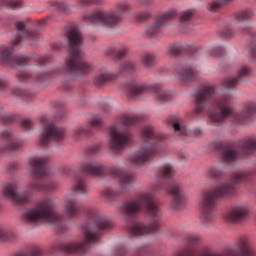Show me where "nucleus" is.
<instances>
[{
  "label": "nucleus",
  "instance_id": "f257e3e1",
  "mask_svg": "<svg viewBox=\"0 0 256 256\" xmlns=\"http://www.w3.org/2000/svg\"><path fill=\"white\" fill-rule=\"evenodd\" d=\"M217 93V88L214 85H203L195 93V109L196 115H208L211 125L219 126L221 123L231 117L238 123L249 121L253 115H256V103H250L241 112H235L231 106V95L226 94L214 101L212 107L209 103L213 101Z\"/></svg>",
  "mask_w": 256,
  "mask_h": 256
},
{
  "label": "nucleus",
  "instance_id": "f03ea898",
  "mask_svg": "<svg viewBox=\"0 0 256 256\" xmlns=\"http://www.w3.org/2000/svg\"><path fill=\"white\" fill-rule=\"evenodd\" d=\"M143 209L148 213L151 223L133 222L128 227L130 237H147V235H152V233L159 231V227H161L163 210H161L159 202L155 201L153 193L145 192L139 194L136 199L127 201L121 206L122 213L127 217H135Z\"/></svg>",
  "mask_w": 256,
  "mask_h": 256
},
{
  "label": "nucleus",
  "instance_id": "7ed1b4c3",
  "mask_svg": "<svg viewBox=\"0 0 256 256\" xmlns=\"http://www.w3.org/2000/svg\"><path fill=\"white\" fill-rule=\"evenodd\" d=\"M113 224L96 210H90L88 221L82 226V241L58 243L52 246L53 255L71 256L77 253H87V245L99 243L101 231L111 229Z\"/></svg>",
  "mask_w": 256,
  "mask_h": 256
},
{
  "label": "nucleus",
  "instance_id": "20e7f679",
  "mask_svg": "<svg viewBox=\"0 0 256 256\" xmlns=\"http://www.w3.org/2000/svg\"><path fill=\"white\" fill-rule=\"evenodd\" d=\"M251 177H253V172L251 171L236 172L232 175L231 180L220 182L214 189L206 192L200 202L203 223H209L215 219V201L217 198L233 195L235 193V185L251 179Z\"/></svg>",
  "mask_w": 256,
  "mask_h": 256
},
{
  "label": "nucleus",
  "instance_id": "39448f33",
  "mask_svg": "<svg viewBox=\"0 0 256 256\" xmlns=\"http://www.w3.org/2000/svg\"><path fill=\"white\" fill-rule=\"evenodd\" d=\"M70 45L69 56L66 58V66L64 72L67 75H85L89 73L91 64L85 61V52L81 49L83 36L77 28H72L68 35Z\"/></svg>",
  "mask_w": 256,
  "mask_h": 256
},
{
  "label": "nucleus",
  "instance_id": "423d86ee",
  "mask_svg": "<svg viewBox=\"0 0 256 256\" xmlns=\"http://www.w3.org/2000/svg\"><path fill=\"white\" fill-rule=\"evenodd\" d=\"M22 221L24 223L45 221L61 229L63 223H65V218L55 211V201L53 199H44L39 201L35 207L26 210L22 215Z\"/></svg>",
  "mask_w": 256,
  "mask_h": 256
},
{
  "label": "nucleus",
  "instance_id": "0eeeda50",
  "mask_svg": "<svg viewBox=\"0 0 256 256\" xmlns=\"http://www.w3.org/2000/svg\"><path fill=\"white\" fill-rule=\"evenodd\" d=\"M141 138L145 144L130 158L132 165H145V163L151 161V159L157 155V142L163 141L165 136L159 134V132L155 130V127L146 125L142 128Z\"/></svg>",
  "mask_w": 256,
  "mask_h": 256
},
{
  "label": "nucleus",
  "instance_id": "6e6552de",
  "mask_svg": "<svg viewBox=\"0 0 256 256\" xmlns=\"http://www.w3.org/2000/svg\"><path fill=\"white\" fill-rule=\"evenodd\" d=\"M30 173L36 177L29 184V188L32 191H44V193H49V191L55 190V183L51 180L43 181V177L49 175V167L47 166V157L45 156H35L30 159Z\"/></svg>",
  "mask_w": 256,
  "mask_h": 256
},
{
  "label": "nucleus",
  "instance_id": "1a4fd4ad",
  "mask_svg": "<svg viewBox=\"0 0 256 256\" xmlns=\"http://www.w3.org/2000/svg\"><path fill=\"white\" fill-rule=\"evenodd\" d=\"M117 9L118 11L96 10L88 16H84V21L90 25L101 23L108 27H114V25H119V23H121V16L125 11H129L130 6L127 2H120L117 4Z\"/></svg>",
  "mask_w": 256,
  "mask_h": 256
},
{
  "label": "nucleus",
  "instance_id": "9d476101",
  "mask_svg": "<svg viewBox=\"0 0 256 256\" xmlns=\"http://www.w3.org/2000/svg\"><path fill=\"white\" fill-rule=\"evenodd\" d=\"M256 153V139L248 138L240 141L236 145L224 147L221 153L223 163H233L243 155H253Z\"/></svg>",
  "mask_w": 256,
  "mask_h": 256
},
{
  "label": "nucleus",
  "instance_id": "9b49d317",
  "mask_svg": "<svg viewBox=\"0 0 256 256\" xmlns=\"http://www.w3.org/2000/svg\"><path fill=\"white\" fill-rule=\"evenodd\" d=\"M126 91L132 99L143 95V93H154L155 98L160 103H167V101L171 100V92L164 90L160 86H147L145 84L131 82L128 84Z\"/></svg>",
  "mask_w": 256,
  "mask_h": 256
},
{
  "label": "nucleus",
  "instance_id": "f8f14e48",
  "mask_svg": "<svg viewBox=\"0 0 256 256\" xmlns=\"http://www.w3.org/2000/svg\"><path fill=\"white\" fill-rule=\"evenodd\" d=\"M108 147L113 153H120L125 147L131 145L133 142V136L126 128L121 126H111L109 128Z\"/></svg>",
  "mask_w": 256,
  "mask_h": 256
},
{
  "label": "nucleus",
  "instance_id": "ddd939ff",
  "mask_svg": "<svg viewBox=\"0 0 256 256\" xmlns=\"http://www.w3.org/2000/svg\"><path fill=\"white\" fill-rule=\"evenodd\" d=\"M110 175L113 176L115 179H118L120 190L117 191L113 188H105L102 192V195H104V197H107L108 199L118 197V195H121V193L126 191V189H129V187H131V185L133 184V181H135V174L124 173L123 169L119 167L111 168Z\"/></svg>",
  "mask_w": 256,
  "mask_h": 256
},
{
  "label": "nucleus",
  "instance_id": "4468645a",
  "mask_svg": "<svg viewBox=\"0 0 256 256\" xmlns=\"http://www.w3.org/2000/svg\"><path fill=\"white\" fill-rule=\"evenodd\" d=\"M166 191L172 195V201L170 202L171 209H181L185 205V193L181 189V185L177 182H172L167 186L159 184L155 187V191Z\"/></svg>",
  "mask_w": 256,
  "mask_h": 256
},
{
  "label": "nucleus",
  "instance_id": "2eb2a0df",
  "mask_svg": "<svg viewBox=\"0 0 256 256\" xmlns=\"http://www.w3.org/2000/svg\"><path fill=\"white\" fill-rule=\"evenodd\" d=\"M65 139V128L59 127L55 122L44 123V130L40 137V145L47 147L51 141H63Z\"/></svg>",
  "mask_w": 256,
  "mask_h": 256
},
{
  "label": "nucleus",
  "instance_id": "dca6fc26",
  "mask_svg": "<svg viewBox=\"0 0 256 256\" xmlns=\"http://www.w3.org/2000/svg\"><path fill=\"white\" fill-rule=\"evenodd\" d=\"M25 147V141L16 140L13 129L7 128L0 133V153L4 151H19Z\"/></svg>",
  "mask_w": 256,
  "mask_h": 256
},
{
  "label": "nucleus",
  "instance_id": "f3484780",
  "mask_svg": "<svg viewBox=\"0 0 256 256\" xmlns=\"http://www.w3.org/2000/svg\"><path fill=\"white\" fill-rule=\"evenodd\" d=\"M13 46H0V62L10 67H24L29 63V58L25 55H12Z\"/></svg>",
  "mask_w": 256,
  "mask_h": 256
},
{
  "label": "nucleus",
  "instance_id": "a211bd4d",
  "mask_svg": "<svg viewBox=\"0 0 256 256\" xmlns=\"http://www.w3.org/2000/svg\"><path fill=\"white\" fill-rule=\"evenodd\" d=\"M175 17H177V12L175 11H169L157 16L155 21L146 28L147 37H155V35L161 33V29L167 25V22L175 19Z\"/></svg>",
  "mask_w": 256,
  "mask_h": 256
},
{
  "label": "nucleus",
  "instance_id": "6ab92c4d",
  "mask_svg": "<svg viewBox=\"0 0 256 256\" xmlns=\"http://www.w3.org/2000/svg\"><path fill=\"white\" fill-rule=\"evenodd\" d=\"M2 195L18 205H21V203H29V194H19L17 192V183L15 182H6L3 185Z\"/></svg>",
  "mask_w": 256,
  "mask_h": 256
},
{
  "label": "nucleus",
  "instance_id": "aec40b11",
  "mask_svg": "<svg viewBox=\"0 0 256 256\" xmlns=\"http://www.w3.org/2000/svg\"><path fill=\"white\" fill-rule=\"evenodd\" d=\"M16 28L18 35L12 42L13 47H17L21 41H37L39 39V32L27 29L25 22H17Z\"/></svg>",
  "mask_w": 256,
  "mask_h": 256
},
{
  "label": "nucleus",
  "instance_id": "412c9836",
  "mask_svg": "<svg viewBox=\"0 0 256 256\" xmlns=\"http://www.w3.org/2000/svg\"><path fill=\"white\" fill-rule=\"evenodd\" d=\"M197 69L193 66H177L175 69V75L181 83H191L192 81H195L197 79Z\"/></svg>",
  "mask_w": 256,
  "mask_h": 256
},
{
  "label": "nucleus",
  "instance_id": "4be33fe9",
  "mask_svg": "<svg viewBox=\"0 0 256 256\" xmlns=\"http://www.w3.org/2000/svg\"><path fill=\"white\" fill-rule=\"evenodd\" d=\"M82 173L91 177H101L107 173V167L103 164L84 161L82 163Z\"/></svg>",
  "mask_w": 256,
  "mask_h": 256
},
{
  "label": "nucleus",
  "instance_id": "5701e85b",
  "mask_svg": "<svg viewBox=\"0 0 256 256\" xmlns=\"http://www.w3.org/2000/svg\"><path fill=\"white\" fill-rule=\"evenodd\" d=\"M81 203L75 197L66 196V200L64 203V213L68 219H73L81 213Z\"/></svg>",
  "mask_w": 256,
  "mask_h": 256
},
{
  "label": "nucleus",
  "instance_id": "b1692460",
  "mask_svg": "<svg viewBox=\"0 0 256 256\" xmlns=\"http://www.w3.org/2000/svg\"><path fill=\"white\" fill-rule=\"evenodd\" d=\"M101 123H103L101 117H95L87 126H80L76 128L74 130V139L76 141H80V139H83V137H87V135H90L92 129L101 127Z\"/></svg>",
  "mask_w": 256,
  "mask_h": 256
},
{
  "label": "nucleus",
  "instance_id": "393cba45",
  "mask_svg": "<svg viewBox=\"0 0 256 256\" xmlns=\"http://www.w3.org/2000/svg\"><path fill=\"white\" fill-rule=\"evenodd\" d=\"M249 215V208L246 205H238L232 208L226 215L227 221L230 223H239Z\"/></svg>",
  "mask_w": 256,
  "mask_h": 256
},
{
  "label": "nucleus",
  "instance_id": "a878e982",
  "mask_svg": "<svg viewBox=\"0 0 256 256\" xmlns=\"http://www.w3.org/2000/svg\"><path fill=\"white\" fill-rule=\"evenodd\" d=\"M249 73H251V71L247 66L242 67L236 77L226 78L223 81L224 86L227 87V89H233V87H235V85H239L245 77H249Z\"/></svg>",
  "mask_w": 256,
  "mask_h": 256
},
{
  "label": "nucleus",
  "instance_id": "bb28decb",
  "mask_svg": "<svg viewBox=\"0 0 256 256\" xmlns=\"http://www.w3.org/2000/svg\"><path fill=\"white\" fill-rule=\"evenodd\" d=\"M167 124L173 127L175 133L177 135H181V137H187L191 134L187 126L181 125V121L178 118L170 117L167 119Z\"/></svg>",
  "mask_w": 256,
  "mask_h": 256
},
{
  "label": "nucleus",
  "instance_id": "cd10ccee",
  "mask_svg": "<svg viewBox=\"0 0 256 256\" xmlns=\"http://www.w3.org/2000/svg\"><path fill=\"white\" fill-rule=\"evenodd\" d=\"M70 191L76 195H87V184L83 178H75L72 185L70 186Z\"/></svg>",
  "mask_w": 256,
  "mask_h": 256
},
{
  "label": "nucleus",
  "instance_id": "c85d7f7f",
  "mask_svg": "<svg viewBox=\"0 0 256 256\" xmlns=\"http://www.w3.org/2000/svg\"><path fill=\"white\" fill-rule=\"evenodd\" d=\"M114 77H115V74L111 72H102L95 76L94 83H96L98 87H101V85H105V83H109V81H113Z\"/></svg>",
  "mask_w": 256,
  "mask_h": 256
},
{
  "label": "nucleus",
  "instance_id": "c756f323",
  "mask_svg": "<svg viewBox=\"0 0 256 256\" xmlns=\"http://www.w3.org/2000/svg\"><path fill=\"white\" fill-rule=\"evenodd\" d=\"M11 256H44L43 248L40 246H32L29 251L27 252H16Z\"/></svg>",
  "mask_w": 256,
  "mask_h": 256
},
{
  "label": "nucleus",
  "instance_id": "7c9ffc66",
  "mask_svg": "<svg viewBox=\"0 0 256 256\" xmlns=\"http://www.w3.org/2000/svg\"><path fill=\"white\" fill-rule=\"evenodd\" d=\"M159 171L163 179H173L175 177V168L171 164H163Z\"/></svg>",
  "mask_w": 256,
  "mask_h": 256
},
{
  "label": "nucleus",
  "instance_id": "2f4dec72",
  "mask_svg": "<svg viewBox=\"0 0 256 256\" xmlns=\"http://www.w3.org/2000/svg\"><path fill=\"white\" fill-rule=\"evenodd\" d=\"M106 55H108V57H116V59H123V57L127 55V48L125 46L119 50L115 48H108L106 50Z\"/></svg>",
  "mask_w": 256,
  "mask_h": 256
},
{
  "label": "nucleus",
  "instance_id": "473e14b6",
  "mask_svg": "<svg viewBox=\"0 0 256 256\" xmlns=\"http://www.w3.org/2000/svg\"><path fill=\"white\" fill-rule=\"evenodd\" d=\"M141 61L145 67H153V65L157 63L156 56L149 52H146L142 55Z\"/></svg>",
  "mask_w": 256,
  "mask_h": 256
},
{
  "label": "nucleus",
  "instance_id": "72a5a7b5",
  "mask_svg": "<svg viewBox=\"0 0 256 256\" xmlns=\"http://www.w3.org/2000/svg\"><path fill=\"white\" fill-rule=\"evenodd\" d=\"M141 119L137 116H122L121 123L125 125V127H133V125H137Z\"/></svg>",
  "mask_w": 256,
  "mask_h": 256
},
{
  "label": "nucleus",
  "instance_id": "f704fd0d",
  "mask_svg": "<svg viewBox=\"0 0 256 256\" xmlns=\"http://www.w3.org/2000/svg\"><path fill=\"white\" fill-rule=\"evenodd\" d=\"M0 5L9 7L10 9H21L23 2L21 0H0Z\"/></svg>",
  "mask_w": 256,
  "mask_h": 256
},
{
  "label": "nucleus",
  "instance_id": "c9c22d12",
  "mask_svg": "<svg viewBox=\"0 0 256 256\" xmlns=\"http://www.w3.org/2000/svg\"><path fill=\"white\" fill-rule=\"evenodd\" d=\"M122 69L126 73H134V71H137V66L134 61L126 60L122 63Z\"/></svg>",
  "mask_w": 256,
  "mask_h": 256
},
{
  "label": "nucleus",
  "instance_id": "e433bc0d",
  "mask_svg": "<svg viewBox=\"0 0 256 256\" xmlns=\"http://www.w3.org/2000/svg\"><path fill=\"white\" fill-rule=\"evenodd\" d=\"M253 17V12L251 10H244L240 11L239 13L236 14V18L238 21H249Z\"/></svg>",
  "mask_w": 256,
  "mask_h": 256
},
{
  "label": "nucleus",
  "instance_id": "4c0bfd02",
  "mask_svg": "<svg viewBox=\"0 0 256 256\" xmlns=\"http://www.w3.org/2000/svg\"><path fill=\"white\" fill-rule=\"evenodd\" d=\"M185 241L189 245H197V243H199V241H201V237L197 234H187L185 236Z\"/></svg>",
  "mask_w": 256,
  "mask_h": 256
},
{
  "label": "nucleus",
  "instance_id": "58836bf2",
  "mask_svg": "<svg viewBox=\"0 0 256 256\" xmlns=\"http://www.w3.org/2000/svg\"><path fill=\"white\" fill-rule=\"evenodd\" d=\"M182 50H183V47H181L180 44L171 45L168 50V55L175 57V56L179 55Z\"/></svg>",
  "mask_w": 256,
  "mask_h": 256
},
{
  "label": "nucleus",
  "instance_id": "ea45409f",
  "mask_svg": "<svg viewBox=\"0 0 256 256\" xmlns=\"http://www.w3.org/2000/svg\"><path fill=\"white\" fill-rule=\"evenodd\" d=\"M223 171L219 169V167L212 166L208 169V175L212 179H217V177H221Z\"/></svg>",
  "mask_w": 256,
  "mask_h": 256
},
{
  "label": "nucleus",
  "instance_id": "a19ab883",
  "mask_svg": "<svg viewBox=\"0 0 256 256\" xmlns=\"http://www.w3.org/2000/svg\"><path fill=\"white\" fill-rule=\"evenodd\" d=\"M193 17V12L191 10H186L182 13H180V21L181 23H189L191 21V18Z\"/></svg>",
  "mask_w": 256,
  "mask_h": 256
},
{
  "label": "nucleus",
  "instance_id": "79ce46f5",
  "mask_svg": "<svg viewBox=\"0 0 256 256\" xmlns=\"http://www.w3.org/2000/svg\"><path fill=\"white\" fill-rule=\"evenodd\" d=\"M113 255L125 256L127 255V248H125V245H118L113 249Z\"/></svg>",
  "mask_w": 256,
  "mask_h": 256
},
{
  "label": "nucleus",
  "instance_id": "37998d69",
  "mask_svg": "<svg viewBox=\"0 0 256 256\" xmlns=\"http://www.w3.org/2000/svg\"><path fill=\"white\" fill-rule=\"evenodd\" d=\"M16 79H18V81H21L23 83L25 81H29V79H33V75L30 74V72H19L16 75Z\"/></svg>",
  "mask_w": 256,
  "mask_h": 256
},
{
  "label": "nucleus",
  "instance_id": "c03bdc74",
  "mask_svg": "<svg viewBox=\"0 0 256 256\" xmlns=\"http://www.w3.org/2000/svg\"><path fill=\"white\" fill-rule=\"evenodd\" d=\"M13 95H17V97H31V94L21 88H15L12 90Z\"/></svg>",
  "mask_w": 256,
  "mask_h": 256
},
{
  "label": "nucleus",
  "instance_id": "a18cd8bd",
  "mask_svg": "<svg viewBox=\"0 0 256 256\" xmlns=\"http://www.w3.org/2000/svg\"><path fill=\"white\" fill-rule=\"evenodd\" d=\"M21 125L25 131H31L33 129V121L31 119L22 120Z\"/></svg>",
  "mask_w": 256,
  "mask_h": 256
},
{
  "label": "nucleus",
  "instance_id": "49530a36",
  "mask_svg": "<svg viewBox=\"0 0 256 256\" xmlns=\"http://www.w3.org/2000/svg\"><path fill=\"white\" fill-rule=\"evenodd\" d=\"M2 123H13L15 116L13 114H4L0 117Z\"/></svg>",
  "mask_w": 256,
  "mask_h": 256
},
{
  "label": "nucleus",
  "instance_id": "de8ad7c7",
  "mask_svg": "<svg viewBox=\"0 0 256 256\" xmlns=\"http://www.w3.org/2000/svg\"><path fill=\"white\" fill-rule=\"evenodd\" d=\"M101 149V146L99 145H92L86 149V153L88 155H95L96 153H99Z\"/></svg>",
  "mask_w": 256,
  "mask_h": 256
},
{
  "label": "nucleus",
  "instance_id": "09e8293b",
  "mask_svg": "<svg viewBox=\"0 0 256 256\" xmlns=\"http://www.w3.org/2000/svg\"><path fill=\"white\" fill-rule=\"evenodd\" d=\"M223 51H225V49H223V47H221V46H218V47H216V48H213V49L211 50V53H212V55H213L214 57H222Z\"/></svg>",
  "mask_w": 256,
  "mask_h": 256
},
{
  "label": "nucleus",
  "instance_id": "8fccbe9b",
  "mask_svg": "<svg viewBox=\"0 0 256 256\" xmlns=\"http://www.w3.org/2000/svg\"><path fill=\"white\" fill-rule=\"evenodd\" d=\"M219 7H221V2L214 1L209 3L207 8H208V11L215 12L219 9Z\"/></svg>",
  "mask_w": 256,
  "mask_h": 256
},
{
  "label": "nucleus",
  "instance_id": "3c124183",
  "mask_svg": "<svg viewBox=\"0 0 256 256\" xmlns=\"http://www.w3.org/2000/svg\"><path fill=\"white\" fill-rule=\"evenodd\" d=\"M49 77H51V74H49L47 72H42V73L37 74L36 81L38 83H41V81H45V79H49Z\"/></svg>",
  "mask_w": 256,
  "mask_h": 256
},
{
  "label": "nucleus",
  "instance_id": "603ef678",
  "mask_svg": "<svg viewBox=\"0 0 256 256\" xmlns=\"http://www.w3.org/2000/svg\"><path fill=\"white\" fill-rule=\"evenodd\" d=\"M10 234L7 230L0 228V241H9Z\"/></svg>",
  "mask_w": 256,
  "mask_h": 256
},
{
  "label": "nucleus",
  "instance_id": "864d4df0",
  "mask_svg": "<svg viewBox=\"0 0 256 256\" xmlns=\"http://www.w3.org/2000/svg\"><path fill=\"white\" fill-rule=\"evenodd\" d=\"M101 3V0H80L81 5H97Z\"/></svg>",
  "mask_w": 256,
  "mask_h": 256
},
{
  "label": "nucleus",
  "instance_id": "5fc2aeb1",
  "mask_svg": "<svg viewBox=\"0 0 256 256\" xmlns=\"http://www.w3.org/2000/svg\"><path fill=\"white\" fill-rule=\"evenodd\" d=\"M49 55L39 56L38 63L39 65H45V63H49Z\"/></svg>",
  "mask_w": 256,
  "mask_h": 256
},
{
  "label": "nucleus",
  "instance_id": "6e6d98bb",
  "mask_svg": "<svg viewBox=\"0 0 256 256\" xmlns=\"http://www.w3.org/2000/svg\"><path fill=\"white\" fill-rule=\"evenodd\" d=\"M150 14L149 12H142L137 14V19H139V21H145V19H149Z\"/></svg>",
  "mask_w": 256,
  "mask_h": 256
},
{
  "label": "nucleus",
  "instance_id": "4d7b16f0",
  "mask_svg": "<svg viewBox=\"0 0 256 256\" xmlns=\"http://www.w3.org/2000/svg\"><path fill=\"white\" fill-rule=\"evenodd\" d=\"M139 3L145 7H149V5H153V0H139Z\"/></svg>",
  "mask_w": 256,
  "mask_h": 256
},
{
  "label": "nucleus",
  "instance_id": "13d9d810",
  "mask_svg": "<svg viewBox=\"0 0 256 256\" xmlns=\"http://www.w3.org/2000/svg\"><path fill=\"white\" fill-rule=\"evenodd\" d=\"M7 87H8L7 82H5V80L3 79H0V91H5Z\"/></svg>",
  "mask_w": 256,
  "mask_h": 256
},
{
  "label": "nucleus",
  "instance_id": "bf43d9fd",
  "mask_svg": "<svg viewBox=\"0 0 256 256\" xmlns=\"http://www.w3.org/2000/svg\"><path fill=\"white\" fill-rule=\"evenodd\" d=\"M56 7L58 11H65V9H67V6H65L63 3H56Z\"/></svg>",
  "mask_w": 256,
  "mask_h": 256
},
{
  "label": "nucleus",
  "instance_id": "052dcab7",
  "mask_svg": "<svg viewBox=\"0 0 256 256\" xmlns=\"http://www.w3.org/2000/svg\"><path fill=\"white\" fill-rule=\"evenodd\" d=\"M193 135H195V137H201V135H203V131L201 129H195L193 130Z\"/></svg>",
  "mask_w": 256,
  "mask_h": 256
},
{
  "label": "nucleus",
  "instance_id": "680f3d73",
  "mask_svg": "<svg viewBox=\"0 0 256 256\" xmlns=\"http://www.w3.org/2000/svg\"><path fill=\"white\" fill-rule=\"evenodd\" d=\"M38 27H44V25H47V19H43L37 22Z\"/></svg>",
  "mask_w": 256,
  "mask_h": 256
},
{
  "label": "nucleus",
  "instance_id": "e2e57ef3",
  "mask_svg": "<svg viewBox=\"0 0 256 256\" xmlns=\"http://www.w3.org/2000/svg\"><path fill=\"white\" fill-rule=\"evenodd\" d=\"M251 55L253 57V59L256 60V46H253L252 49H251Z\"/></svg>",
  "mask_w": 256,
  "mask_h": 256
},
{
  "label": "nucleus",
  "instance_id": "0e129e2a",
  "mask_svg": "<svg viewBox=\"0 0 256 256\" xmlns=\"http://www.w3.org/2000/svg\"><path fill=\"white\" fill-rule=\"evenodd\" d=\"M225 37H231L233 35V33L231 32V30H226L225 32H223Z\"/></svg>",
  "mask_w": 256,
  "mask_h": 256
},
{
  "label": "nucleus",
  "instance_id": "69168bd1",
  "mask_svg": "<svg viewBox=\"0 0 256 256\" xmlns=\"http://www.w3.org/2000/svg\"><path fill=\"white\" fill-rule=\"evenodd\" d=\"M244 33H251V28L247 27L246 29H243Z\"/></svg>",
  "mask_w": 256,
  "mask_h": 256
},
{
  "label": "nucleus",
  "instance_id": "338daca9",
  "mask_svg": "<svg viewBox=\"0 0 256 256\" xmlns=\"http://www.w3.org/2000/svg\"><path fill=\"white\" fill-rule=\"evenodd\" d=\"M53 49H54L55 51H57V49H59V45L55 44V45L53 46Z\"/></svg>",
  "mask_w": 256,
  "mask_h": 256
},
{
  "label": "nucleus",
  "instance_id": "774afa93",
  "mask_svg": "<svg viewBox=\"0 0 256 256\" xmlns=\"http://www.w3.org/2000/svg\"><path fill=\"white\" fill-rule=\"evenodd\" d=\"M56 107H63V104H56Z\"/></svg>",
  "mask_w": 256,
  "mask_h": 256
}]
</instances>
